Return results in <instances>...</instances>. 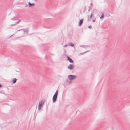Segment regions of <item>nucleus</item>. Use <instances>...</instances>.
<instances>
[{
  "instance_id": "1",
  "label": "nucleus",
  "mask_w": 130,
  "mask_h": 130,
  "mask_svg": "<svg viewBox=\"0 0 130 130\" xmlns=\"http://www.w3.org/2000/svg\"><path fill=\"white\" fill-rule=\"evenodd\" d=\"M58 94V90H57L56 91L55 94L53 95V98H52V101H53V103H54L56 101V99L57 98Z\"/></svg>"
},
{
  "instance_id": "2",
  "label": "nucleus",
  "mask_w": 130,
  "mask_h": 130,
  "mask_svg": "<svg viewBox=\"0 0 130 130\" xmlns=\"http://www.w3.org/2000/svg\"><path fill=\"white\" fill-rule=\"evenodd\" d=\"M44 103V102H43V100H41V102L40 103H39L38 107V109L39 110L41 109V107L43 106V104Z\"/></svg>"
},
{
  "instance_id": "3",
  "label": "nucleus",
  "mask_w": 130,
  "mask_h": 130,
  "mask_svg": "<svg viewBox=\"0 0 130 130\" xmlns=\"http://www.w3.org/2000/svg\"><path fill=\"white\" fill-rule=\"evenodd\" d=\"M76 76L71 75H68V77L70 80H72L74 79L76 77Z\"/></svg>"
},
{
  "instance_id": "4",
  "label": "nucleus",
  "mask_w": 130,
  "mask_h": 130,
  "mask_svg": "<svg viewBox=\"0 0 130 130\" xmlns=\"http://www.w3.org/2000/svg\"><path fill=\"white\" fill-rule=\"evenodd\" d=\"M74 67V66L72 64L69 65L68 66V68L71 70H73Z\"/></svg>"
},
{
  "instance_id": "5",
  "label": "nucleus",
  "mask_w": 130,
  "mask_h": 130,
  "mask_svg": "<svg viewBox=\"0 0 130 130\" xmlns=\"http://www.w3.org/2000/svg\"><path fill=\"white\" fill-rule=\"evenodd\" d=\"M28 4L29 6L30 7H33L35 5V4L34 3H31L30 2H28Z\"/></svg>"
},
{
  "instance_id": "6",
  "label": "nucleus",
  "mask_w": 130,
  "mask_h": 130,
  "mask_svg": "<svg viewBox=\"0 0 130 130\" xmlns=\"http://www.w3.org/2000/svg\"><path fill=\"white\" fill-rule=\"evenodd\" d=\"M67 59L70 62L72 63H73V61L72 59L70 58L69 57H67Z\"/></svg>"
},
{
  "instance_id": "7",
  "label": "nucleus",
  "mask_w": 130,
  "mask_h": 130,
  "mask_svg": "<svg viewBox=\"0 0 130 130\" xmlns=\"http://www.w3.org/2000/svg\"><path fill=\"white\" fill-rule=\"evenodd\" d=\"M83 21V19H81L79 23V26H80L81 25V24L82 23Z\"/></svg>"
},
{
  "instance_id": "8",
  "label": "nucleus",
  "mask_w": 130,
  "mask_h": 130,
  "mask_svg": "<svg viewBox=\"0 0 130 130\" xmlns=\"http://www.w3.org/2000/svg\"><path fill=\"white\" fill-rule=\"evenodd\" d=\"M20 21L21 20H19L18 21L16 22L15 23V24L12 25H11V26H13L15 25L16 24H18Z\"/></svg>"
},
{
  "instance_id": "9",
  "label": "nucleus",
  "mask_w": 130,
  "mask_h": 130,
  "mask_svg": "<svg viewBox=\"0 0 130 130\" xmlns=\"http://www.w3.org/2000/svg\"><path fill=\"white\" fill-rule=\"evenodd\" d=\"M16 81V79L15 78L12 81L13 83H15Z\"/></svg>"
},
{
  "instance_id": "10",
  "label": "nucleus",
  "mask_w": 130,
  "mask_h": 130,
  "mask_svg": "<svg viewBox=\"0 0 130 130\" xmlns=\"http://www.w3.org/2000/svg\"><path fill=\"white\" fill-rule=\"evenodd\" d=\"M23 30V31H24V33H25L26 32V31H25V30H24V29H20V30H19L18 31H17V32H18V31H20V30Z\"/></svg>"
},
{
  "instance_id": "11",
  "label": "nucleus",
  "mask_w": 130,
  "mask_h": 130,
  "mask_svg": "<svg viewBox=\"0 0 130 130\" xmlns=\"http://www.w3.org/2000/svg\"><path fill=\"white\" fill-rule=\"evenodd\" d=\"M100 19H103L104 18V14H102V16L100 17Z\"/></svg>"
},
{
  "instance_id": "12",
  "label": "nucleus",
  "mask_w": 130,
  "mask_h": 130,
  "mask_svg": "<svg viewBox=\"0 0 130 130\" xmlns=\"http://www.w3.org/2000/svg\"><path fill=\"white\" fill-rule=\"evenodd\" d=\"M70 45L71 46H74V44H73L71 43L70 44Z\"/></svg>"
},
{
  "instance_id": "13",
  "label": "nucleus",
  "mask_w": 130,
  "mask_h": 130,
  "mask_svg": "<svg viewBox=\"0 0 130 130\" xmlns=\"http://www.w3.org/2000/svg\"><path fill=\"white\" fill-rule=\"evenodd\" d=\"M92 13H91V15L90 16V18H92Z\"/></svg>"
},
{
  "instance_id": "14",
  "label": "nucleus",
  "mask_w": 130,
  "mask_h": 130,
  "mask_svg": "<svg viewBox=\"0 0 130 130\" xmlns=\"http://www.w3.org/2000/svg\"><path fill=\"white\" fill-rule=\"evenodd\" d=\"M95 21V19L94 20H92V21L93 22H94Z\"/></svg>"
},
{
  "instance_id": "15",
  "label": "nucleus",
  "mask_w": 130,
  "mask_h": 130,
  "mask_svg": "<svg viewBox=\"0 0 130 130\" xmlns=\"http://www.w3.org/2000/svg\"><path fill=\"white\" fill-rule=\"evenodd\" d=\"M67 46V45H64V46L63 47H66Z\"/></svg>"
},
{
  "instance_id": "16",
  "label": "nucleus",
  "mask_w": 130,
  "mask_h": 130,
  "mask_svg": "<svg viewBox=\"0 0 130 130\" xmlns=\"http://www.w3.org/2000/svg\"><path fill=\"white\" fill-rule=\"evenodd\" d=\"M89 28H92V27L91 26H90L89 27Z\"/></svg>"
},
{
  "instance_id": "17",
  "label": "nucleus",
  "mask_w": 130,
  "mask_h": 130,
  "mask_svg": "<svg viewBox=\"0 0 130 130\" xmlns=\"http://www.w3.org/2000/svg\"><path fill=\"white\" fill-rule=\"evenodd\" d=\"M89 16H88V20H89Z\"/></svg>"
},
{
  "instance_id": "18",
  "label": "nucleus",
  "mask_w": 130,
  "mask_h": 130,
  "mask_svg": "<svg viewBox=\"0 0 130 130\" xmlns=\"http://www.w3.org/2000/svg\"><path fill=\"white\" fill-rule=\"evenodd\" d=\"M84 52V53H86V52Z\"/></svg>"
},
{
  "instance_id": "19",
  "label": "nucleus",
  "mask_w": 130,
  "mask_h": 130,
  "mask_svg": "<svg viewBox=\"0 0 130 130\" xmlns=\"http://www.w3.org/2000/svg\"><path fill=\"white\" fill-rule=\"evenodd\" d=\"M1 86V85L0 84V87Z\"/></svg>"
},
{
  "instance_id": "20",
  "label": "nucleus",
  "mask_w": 130,
  "mask_h": 130,
  "mask_svg": "<svg viewBox=\"0 0 130 130\" xmlns=\"http://www.w3.org/2000/svg\"><path fill=\"white\" fill-rule=\"evenodd\" d=\"M90 5H92V3H91L90 4Z\"/></svg>"
},
{
  "instance_id": "21",
  "label": "nucleus",
  "mask_w": 130,
  "mask_h": 130,
  "mask_svg": "<svg viewBox=\"0 0 130 130\" xmlns=\"http://www.w3.org/2000/svg\"><path fill=\"white\" fill-rule=\"evenodd\" d=\"M13 18H12V19H11V20H13Z\"/></svg>"
},
{
  "instance_id": "22",
  "label": "nucleus",
  "mask_w": 130,
  "mask_h": 130,
  "mask_svg": "<svg viewBox=\"0 0 130 130\" xmlns=\"http://www.w3.org/2000/svg\"><path fill=\"white\" fill-rule=\"evenodd\" d=\"M13 35V34L11 36H12V35Z\"/></svg>"
}]
</instances>
